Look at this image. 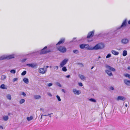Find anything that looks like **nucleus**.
Listing matches in <instances>:
<instances>
[{
	"mask_svg": "<svg viewBox=\"0 0 130 130\" xmlns=\"http://www.w3.org/2000/svg\"><path fill=\"white\" fill-rule=\"evenodd\" d=\"M68 59L67 58H66L60 62V64L59 67L60 68H61L63 67L67 63V62L68 61Z\"/></svg>",
	"mask_w": 130,
	"mask_h": 130,
	"instance_id": "4",
	"label": "nucleus"
},
{
	"mask_svg": "<svg viewBox=\"0 0 130 130\" xmlns=\"http://www.w3.org/2000/svg\"><path fill=\"white\" fill-rule=\"evenodd\" d=\"M110 89L111 90H114V88L112 87H110Z\"/></svg>",
	"mask_w": 130,
	"mask_h": 130,
	"instance_id": "48",
	"label": "nucleus"
},
{
	"mask_svg": "<svg viewBox=\"0 0 130 130\" xmlns=\"http://www.w3.org/2000/svg\"><path fill=\"white\" fill-rule=\"evenodd\" d=\"M0 88L3 89H6L7 88V86L4 84H2L0 86Z\"/></svg>",
	"mask_w": 130,
	"mask_h": 130,
	"instance_id": "19",
	"label": "nucleus"
},
{
	"mask_svg": "<svg viewBox=\"0 0 130 130\" xmlns=\"http://www.w3.org/2000/svg\"><path fill=\"white\" fill-rule=\"evenodd\" d=\"M56 84L57 85L60 87H61V85L59 83L56 82Z\"/></svg>",
	"mask_w": 130,
	"mask_h": 130,
	"instance_id": "37",
	"label": "nucleus"
},
{
	"mask_svg": "<svg viewBox=\"0 0 130 130\" xmlns=\"http://www.w3.org/2000/svg\"><path fill=\"white\" fill-rule=\"evenodd\" d=\"M111 53L112 54L116 56L118 55L119 54V52L113 50H111Z\"/></svg>",
	"mask_w": 130,
	"mask_h": 130,
	"instance_id": "17",
	"label": "nucleus"
},
{
	"mask_svg": "<svg viewBox=\"0 0 130 130\" xmlns=\"http://www.w3.org/2000/svg\"><path fill=\"white\" fill-rule=\"evenodd\" d=\"M50 68H51V66H50Z\"/></svg>",
	"mask_w": 130,
	"mask_h": 130,
	"instance_id": "61",
	"label": "nucleus"
},
{
	"mask_svg": "<svg viewBox=\"0 0 130 130\" xmlns=\"http://www.w3.org/2000/svg\"><path fill=\"white\" fill-rule=\"evenodd\" d=\"M89 100V101H90L91 102H96V100H95L93 99H92V98L90 99Z\"/></svg>",
	"mask_w": 130,
	"mask_h": 130,
	"instance_id": "32",
	"label": "nucleus"
},
{
	"mask_svg": "<svg viewBox=\"0 0 130 130\" xmlns=\"http://www.w3.org/2000/svg\"><path fill=\"white\" fill-rule=\"evenodd\" d=\"M53 114V113H51L48 114V116H49L50 118L51 117V115Z\"/></svg>",
	"mask_w": 130,
	"mask_h": 130,
	"instance_id": "45",
	"label": "nucleus"
},
{
	"mask_svg": "<svg viewBox=\"0 0 130 130\" xmlns=\"http://www.w3.org/2000/svg\"><path fill=\"white\" fill-rule=\"evenodd\" d=\"M43 115V116H48V114H47V115Z\"/></svg>",
	"mask_w": 130,
	"mask_h": 130,
	"instance_id": "53",
	"label": "nucleus"
},
{
	"mask_svg": "<svg viewBox=\"0 0 130 130\" xmlns=\"http://www.w3.org/2000/svg\"><path fill=\"white\" fill-rule=\"evenodd\" d=\"M94 31L93 30L92 31H91L89 33L87 36V38H89L92 37L94 35Z\"/></svg>",
	"mask_w": 130,
	"mask_h": 130,
	"instance_id": "10",
	"label": "nucleus"
},
{
	"mask_svg": "<svg viewBox=\"0 0 130 130\" xmlns=\"http://www.w3.org/2000/svg\"><path fill=\"white\" fill-rule=\"evenodd\" d=\"M6 78V76L5 75H2L1 77V79L3 80Z\"/></svg>",
	"mask_w": 130,
	"mask_h": 130,
	"instance_id": "33",
	"label": "nucleus"
},
{
	"mask_svg": "<svg viewBox=\"0 0 130 130\" xmlns=\"http://www.w3.org/2000/svg\"><path fill=\"white\" fill-rule=\"evenodd\" d=\"M7 99L9 100H11V95L9 94H7L6 96Z\"/></svg>",
	"mask_w": 130,
	"mask_h": 130,
	"instance_id": "22",
	"label": "nucleus"
},
{
	"mask_svg": "<svg viewBox=\"0 0 130 130\" xmlns=\"http://www.w3.org/2000/svg\"><path fill=\"white\" fill-rule=\"evenodd\" d=\"M62 91L64 93H65V91L64 90V89H62Z\"/></svg>",
	"mask_w": 130,
	"mask_h": 130,
	"instance_id": "51",
	"label": "nucleus"
},
{
	"mask_svg": "<svg viewBox=\"0 0 130 130\" xmlns=\"http://www.w3.org/2000/svg\"><path fill=\"white\" fill-rule=\"evenodd\" d=\"M33 117L32 116H31L29 117H28L27 118V120L29 121L32 119Z\"/></svg>",
	"mask_w": 130,
	"mask_h": 130,
	"instance_id": "27",
	"label": "nucleus"
},
{
	"mask_svg": "<svg viewBox=\"0 0 130 130\" xmlns=\"http://www.w3.org/2000/svg\"><path fill=\"white\" fill-rule=\"evenodd\" d=\"M26 73V71H25L21 73V75H25Z\"/></svg>",
	"mask_w": 130,
	"mask_h": 130,
	"instance_id": "38",
	"label": "nucleus"
},
{
	"mask_svg": "<svg viewBox=\"0 0 130 130\" xmlns=\"http://www.w3.org/2000/svg\"><path fill=\"white\" fill-rule=\"evenodd\" d=\"M0 59L1 60L7 59V55H5L2 56L1 57Z\"/></svg>",
	"mask_w": 130,
	"mask_h": 130,
	"instance_id": "18",
	"label": "nucleus"
},
{
	"mask_svg": "<svg viewBox=\"0 0 130 130\" xmlns=\"http://www.w3.org/2000/svg\"><path fill=\"white\" fill-rule=\"evenodd\" d=\"M70 77V75H68L66 76V77L67 78H69Z\"/></svg>",
	"mask_w": 130,
	"mask_h": 130,
	"instance_id": "52",
	"label": "nucleus"
},
{
	"mask_svg": "<svg viewBox=\"0 0 130 130\" xmlns=\"http://www.w3.org/2000/svg\"><path fill=\"white\" fill-rule=\"evenodd\" d=\"M47 71V69L44 68H39L38 71L39 72L42 74H45Z\"/></svg>",
	"mask_w": 130,
	"mask_h": 130,
	"instance_id": "6",
	"label": "nucleus"
},
{
	"mask_svg": "<svg viewBox=\"0 0 130 130\" xmlns=\"http://www.w3.org/2000/svg\"><path fill=\"white\" fill-rule=\"evenodd\" d=\"M124 76L125 77H128V78L130 79V75L128 73H125L124 74Z\"/></svg>",
	"mask_w": 130,
	"mask_h": 130,
	"instance_id": "28",
	"label": "nucleus"
},
{
	"mask_svg": "<svg viewBox=\"0 0 130 130\" xmlns=\"http://www.w3.org/2000/svg\"><path fill=\"white\" fill-rule=\"evenodd\" d=\"M15 55V54H12L9 55H7V59H9L14 58Z\"/></svg>",
	"mask_w": 130,
	"mask_h": 130,
	"instance_id": "16",
	"label": "nucleus"
},
{
	"mask_svg": "<svg viewBox=\"0 0 130 130\" xmlns=\"http://www.w3.org/2000/svg\"><path fill=\"white\" fill-rule=\"evenodd\" d=\"M48 67H49V66H46V68H45V69H47V68H48Z\"/></svg>",
	"mask_w": 130,
	"mask_h": 130,
	"instance_id": "57",
	"label": "nucleus"
},
{
	"mask_svg": "<svg viewBox=\"0 0 130 130\" xmlns=\"http://www.w3.org/2000/svg\"><path fill=\"white\" fill-rule=\"evenodd\" d=\"M48 96L50 97H51L52 96V94L50 93H48Z\"/></svg>",
	"mask_w": 130,
	"mask_h": 130,
	"instance_id": "49",
	"label": "nucleus"
},
{
	"mask_svg": "<svg viewBox=\"0 0 130 130\" xmlns=\"http://www.w3.org/2000/svg\"><path fill=\"white\" fill-rule=\"evenodd\" d=\"M54 69L56 70H57L58 69V66H55L54 67Z\"/></svg>",
	"mask_w": 130,
	"mask_h": 130,
	"instance_id": "41",
	"label": "nucleus"
},
{
	"mask_svg": "<svg viewBox=\"0 0 130 130\" xmlns=\"http://www.w3.org/2000/svg\"><path fill=\"white\" fill-rule=\"evenodd\" d=\"M128 69L130 70V66L128 67L127 68Z\"/></svg>",
	"mask_w": 130,
	"mask_h": 130,
	"instance_id": "55",
	"label": "nucleus"
},
{
	"mask_svg": "<svg viewBox=\"0 0 130 130\" xmlns=\"http://www.w3.org/2000/svg\"><path fill=\"white\" fill-rule=\"evenodd\" d=\"M128 23L129 24H130V20L128 21Z\"/></svg>",
	"mask_w": 130,
	"mask_h": 130,
	"instance_id": "54",
	"label": "nucleus"
},
{
	"mask_svg": "<svg viewBox=\"0 0 130 130\" xmlns=\"http://www.w3.org/2000/svg\"><path fill=\"white\" fill-rule=\"evenodd\" d=\"M79 85L80 86H83V84L81 83H78Z\"/></svg>",
	"mask_w": 130,
	"mask_h": 130,
	"instance_id": "47",
	"label": "nucleus"
},
{
	"mask_svg": "<svg viewBox=\"0 0 130 130\" xmlns=\"http://www.w3.org/2000/svg\"><path fill=\"white\" fill-rule=\"evenodd\" d=\"M26 65L29 67L31 68H36L37 66V64L36 63H32L27 64Z\"/></svg>",
	"mask_w": 130,
	"mask_h": 130,
	"instance_id": "7",
	"label": "nucleus"
},
{
	"mask_svg": "<svg viewBox=\"0 0 130 130\" xmlns=\"http://www.w3.org/2000/svg\"><path fill=\"white\" fill-rule=\"evenodd\" d=\"M85 48L88 50H93V47L91 46L88 44H85Z\"/></svg>",
	"mask_w": 130,
	"mask_h": 130,
	"instance_id": "11",
	"label": "nucleus"
},
{
	"mask_svg": "<svg viewBox=\"0 0 130 130\" xmlns=\"http://www.w3.org/2000/svg\"><path fill=\"white\" fill-rule=\"evenodd\" d=\"M23 80L25 83L26 84H28L29 83L28 79L27 78H24L23 79Z\"/></svg>",
	"mask_w": 130,
	"mask_h": 130,
	"instance_id": "24",
	"label": "nucleus"
},
{
	"mask_svg": "<svg viewBox=\"0 0 130 130\" xmlns=\"http://www.w3.org/2000/svg\"><path fill=\"white\" fill-rule=\"evenodd\" d=\"M73 52L75 54H78L79 52V51L77 50H74L73 51Z\"/></svg>",
	"mask_w": 130,
	"mask_h": 130,
	"instance_id": "30",
	"label": "nucleus"
},
{
	"mask_svg": "<svg viewBox=\"0 0 130 130\" xmlns=\"http://www.w3.org/2000/svg\"><path fill=\"white\" fill-rule=\"evenodd\" d=\"M43 115H41V118H40L39 119V120L40 121H42V117H43Z\"/></svg>",
	"mask_w": 130,
	"mask_h": 130,
	"instance_id": "44",
	"label": "nucleus"
},
{
	"mask_svg": "<svg viewBox=\"0 0 130 130\" xmlns=\"http://www.w3.org/2000/svg\"><path fill=\"white\" fill-rule=\"evenodd\" d=\"M117 101H119L120 100L124 101L125 100V98L123 96H118L116 99Z\"/></svg>",
	"mask_w": 130,
	"mask_h": 130,
	"instance_id": "15",
	"label": "nucleus"
},
{
	"mask_svg": "<svg viewBox=\"0 0 130 130\" xmlns=\"http://www.w3.org/2000/svg\"><path fill=\"white\" fill-rule=\"evenodd\" d=\"M127 54V52L126 50H124L123 52L122 55L124 56H126Z\"/></svg>",
	"mask_w": 130,
	"mask_h": 130,
	"instance_id": "26",
	"label": "nucleus"
},
{
	"mask_svg": "<svg viewBox=\"0 0 130 130\" xmlns=\"http://www.w3.org/2000/svg\"><path fill=\"white\" fill-rule=\"evenodd\" d=\"M105 67L107 69L106 70H105V71L106 73L109 76H113V74L108 69H109L110 70L113 72H115L116 71L115 69V68L108 65L106 66H105Z\"/></svg>",
	"mask_w": 130,
	"mask_h": 130,
	"instance_id": "1",
	"label": "nucleus"
},
{
	"mask_svg": "<svg viewBox=\"0 0 130 130\" xmlns=\"http://www.w3.org/2000/svg\"><path fill=\"white\" fill-rule=\"evenodd\" d=\"M4 129V128L2 126L0 125V129Z\"/></svg>",
	"mask_w": 130,
	"mask_h": 130,
	"instance_id": "46",
	"label": "nucleus"
},
{
	"mask_svg": "<svg viewBox=\"0 0 130 130\" xmlns=\"http://www.w3.org/2000/svg\"><path fill=\"white\" fill-rule=\"evenodd\" d=\"M111 54H110L109 53L106 56V58H110L111 57Z\"/></svg>",
	"mask_w": 130,
	"mask_h": 130,
	"instance_id": "34",
	"label": "nucleus"
},
{
	"mask_svg": "<svg viewBox=\"0 0 130 130\" xmlns=\"http://www.w3.org/2000/svg\"><path fill=\"white\" fill-rule=\"evenodd\" d=\"M65 41V38H62L60 39L59 41L56 44V45L58 44H60L63 43Z\"/></svg>",
	"mask_w": 130,
	"mask_h": 130,
	"instance_id": "12",
	"label": "nucleus"
},
{
	"mask_svg": "<svg viewBox=\"0 0 130 130\" xmlns=\"http://www.w3.org/2000/svg\"><path fill=\"white\" fill-rule=\"evenodd\" d=\"M18 79L17 78H14L12 80V82H13L14 83L15 82L17 81Z\"/></svg>",
	"mask_w": 130,
	"mask_h": 130,
	"instance_id": "39",
	"label": "nucleus"
},
{
	"mask_svg": "<svg viewBox=\"0 0 130 130\" xmlns=\"http://www.w3.org/2000/svg\"><path fill=\"white\" fill-rule=\"evenodd\" d=\"M3 119L5 121H7L9 119V117L8 116H4L3 117Z\"/></svg>",
	"mask_w": 130,
	"mask_h": 130,
	"instance_id": "20",
	"label": "nucleus"
},
{
	"mask_svg": "<svg viewBox=\"0 0 130 130\" xmlns=\"http://www.w3.org/2000/svg\"><path fill=\"white\" fill-rule=\"evenodd\" d=\"M56 97L58 99V100L59 101H61V99L60 98V97H59V96L58 95H57L56 96Z\"/></svg>",
	"mask_w": 130,
	"mask_h": 130,
	"instance_id": "40",
	"label": "nucleus"
},
{
	"mask_svg": "<svg viewBox=\"0 0 130 130\" xmlns=\"http://www.w3.org/2000/svg\"><path fill=\"white\" fill-rule=\"evenodd\" d=\"M98 58H101V57L100 56H99V57Z\"/></svg>",
	"mask_w": 130,
	"mask_h": 130,
	"instance_id": "60",
	"label": "nucleus"
},
{
	"mask_svg": "<svg viewBox=\"0 0 130 130\" xmlns=\"http://www.w3.org/2000/svg\"><path fill=\"white\" fill-rule=\"evenodd\" d=\"M129 40L126 38H124L121 40L122 43L123 44H126L128 43Z\"/></svg>",
	"mask_w": 130,
	"mask_h": 130,
	"instance_id": "14",
	"label": "nucleus"
},
{
	"mask_svg": "<svg viewBox=\"0 0 130 130\" xmlns=\"http://www.w3.org/2000/svg\"><path fill=\"white\" fill-rule=\"evenodd\" d=\"M93 68H94V67H93V66L91 68V69H92Z\"/></svg>",
	"mask_w": 130,
	"mask_h": 130,
	"instance_id": "59",
	"label": "nucleus"
},
{
	"mask_svg": "<svg viewBox=\"0 0 130 130\" xmlns=\"http://www.w3.org/2000/svg\"><path fill=\"white\" fill-rule=\"evenodd\" d=\"M85 44H82L80 45V47L81 49H84L85 47Z\"/></svg>",
	"mask_w": 130,
	"mask_h": 130,
	"instance_id": "29",
	"label": "nucleus"
},
{
	"mask_svg": "<svg viewBox=\"0 0 130 130\" xmlns=\"http://www.w3.org/2000/svg\"><path fill=\"white\" fill-rule=\"evenodd\" d=\"M126 19H125L123 22L121 26L120 27H119L117 28V29L116 30L118 31V29H120L121 28L125 27L126 26Z\"/></svg>",
	"mask_w": 130,
	"mask_h": 130,
	"instance_id": "8",
	"label": "nucleus"
},
{
	"mask_svg": "<svg viewBox=\"0 0 130 130\" xmlns=\"http://www.w3.org/2000/svg\"><path fill=\"white\" fill-rule=\"evenodd\" d=\"M124 83L128 86H130V80L127 79H124Z\"/></svg>",
	"mask_w": 130,
	"mask_h": 130,
	"instance_id": "13",
	"label": "nucleus"
},
{
	"mask_svg": "<svg viewBox=\"0 0 130 130\" xmlns=\"http://www.w3.org/2000/svg\"><path fill=\"white\" fill-rule=\"evenodd\" d=\"M26 59H27L26 58L23 59L21 60V61L22 62H24L26 60Z\"/></svg>",
	"mask_w": 130,
	"mask_h": 130,
	"instance_id": "43",
	"label": "nucleus"
},
{
	"mask_svg": "<svg viewBox=\"0 0 130 130\" xmlns=\"http://www.w3.org/2000/svg\"><path fill=\"white\" fill-rule=\"evenodd\" d=\"M57 49L60 52L63 53L66 52L67 51L66 48L63 46H60L58 47Z\"/></svg>",
	"mask_w": 130,
	"mask_h": 130,
	"instance_id": "5",
	"label": "nucleus"
},
{
	"mask_svg": "<svg viewBox=\"0 0 130 130\" xmlns=\"http://www.w3.org/2000/svg\"><path fill=\"white\" fill-rule=\"evenodd\" d=\"M73 92L75 95H79L81 93V91L80 90H77L76 89H73Z\"/></svg>",
	"mask_w": 130,
	"mask_h": 130,
	"instance_id": "9",
	"label": "nucleus"
},
{
	"mask_svg": "<svg viewBox=\"0 0 130 130\" xmlns=\"http://www.w3.org/2000/svg\"><path fill=\"white\" fill-rule=\"evenodd\" d=\"M105 47L103 43H99L97 44L95 46L93 47V50H98L103 48Z\"/></svg>",
	"mask_w": 130,
	"mask_h": 130,
	"instance_id": "2",
	"label": "nucleus"
},
{
	"mask_svg": "<svg viewBox=\"0 0 130 130\" xmlns=\"http://www.w3.org/2000/svg\"><path fill=\"white\" fill-rule=\"evenodd\" d=\"M63 67L62 69V71H64V72H66L67 70V69L66 67Z\"/></svg>",
	"mask_w": 130,
	"mask_h": 130,
	"instance_id": "31",
	"label": "nucleus"
},
{
	"mask_svg": "<svg viewBox=\"0 0 130 130\" xmlns=\"http://www.w3.org/2000/svg\"><path fill=\"white\" fill-rule=\"evenodd\" d=\"M25 102V99H22L20 100L19 101V103L20 104H23Z\"/></svg>",
	"mask_w": 130,
	"mask_h": 130,
	"instance_id": "25",
	"label": "nucleus"
},
{
	"mask_svg": "<svg viewBox=\"0 0 130 130\" xmlns=\"http://www.w3.org/2000/svg\"><path fill=\"white\" fill-rule=\"evenodd\" d=\"M41 96L39 95H34V98L35 99H39L41 98Z\"/></svg>",
	"mask_w": 130,
	"mask_h": 130,
	"instance_id": "21",
	"label": "nucleus"
},
{
	"mask_svg": "<svg viewBox=\"0 0 130 130\" xmlns=\"http://www.w3.org/2000/svg\"><path fill=\"white\" fill-rule=\"evenodd\" d=\"M47 48V47L46 46L45 47L42 49L41 50L40 52V54H44L47 53H48L51 52L52 51L51 50L47 49L45 50Z\"/></svg>",
	"mask_w": 130,
	"mask_h": 130,
	"instance_id": "3",
	"label": "nucleus"
},
{
	"mask_svg": "<svg viewBox=\"0 0 130 130\" xmlns=\"http://www.w3.org/2000/svg\"><path fill=\"white\" fill-rule=\"evenodd\" d=\"M79 76L82 80H84L86 79V77L83 75L79 74Z\"/></svg>",
	"mask_w": 130,
	"mask_h": 130,
	"instance_id": "23",
	"label": "nucleus"
},
{
	"mask_svg": "<svg viewBox=\"0 0 130 130\" xmlns=\"http://www.w3.org/2000/svg\"><path fill=\"white\" fill-rule=\"evenodd\" d=\"M92 40H88V42H91V41H92Z\"/></svg>",
	"mask_w": 130,
	"mask_h": 130,
	"instance_id": "56",
	"label": "nucleus"
},
{
	"mask_svg": "<svg viewBox=\"0 0 130 130\" xmlns=\"http://www.w3.org/2000/svg\"><path fill=\"white\" fill-rule=\"evenodd\" d=\"M21 94L23 95L24 96H26V94L24 92H21Z\"/></svg>",
	"mask_w": 130,
	"mask_h": 130,
	"instance_id": "36",
	"label": "nucleus"
},
{
	"mask_svg": "<svg viewBox=\"0 0 130 130\" xmlns=\"http://www.w3.org/2000/svg\"><path fill=\"white\" fill-rule=\"evenodd\" d=\"M10 72L12 74H15V70H12L10 71Z\"/></svg>",
	"mask_w": 130,
	"mask_h": 130,
	"instance_id": "35",
	"label": "nucleus"
},
{
	"mask_svg": "<svg viewBox=\"0 0 130 130\" xmlns=\"http://www.w3.org/2000/svg\"><path fill=\"white\" fill-rule=\"evenodd\" d=\"M125 106L126 107H127V104H126V105H125Z\"/></svg>",
	"mask_w": 130,
	"mask_h": 130,
	"instance_id": "58",
	"label": "nucleus"
},
{
	"mask_svg": "<svg viewBox=\"0 0 130 130\" xmlns=\"http://www.w3.org/2000/svg\"><path fill=\"white\" fill-rule=\"evenodd\" d=\"M52 85H53V84L52 83H49L48 84L47 86L48 87H50V86H52Z\"/></svg>",
	"mask_w": 130,
	"mask_h": 130,
	"instance_id": "42",
	"label": "nucleus"
},
{
	"mask_svg": "<svg viewBox=\"0 0 130 130\" xmlns=\"http://www.w3.org/2000/svg\"><path fill=\"white\" fill-rule=\"evenodd\" d=\"M40 110H41V111H43V112L44 111V109H43V108H41L40 109Z\"/></svg>",
	"mask_w": 130,
	"mask_h": 130,
	"instance_id": "50",
	"label": "nucleus"
}]
</instances>
